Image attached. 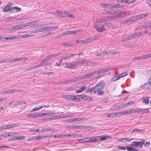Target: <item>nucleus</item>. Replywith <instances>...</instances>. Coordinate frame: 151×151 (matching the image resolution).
<instances>
[{
  "label": "nucleus",
  "instance_id": "7",
  "mask_svg": "<svg viewBox=\"0 0 151 151\" xmlns=\"http://www.w3.org/2000/svg\"><path fill=\"white\" fill-rule=\"evenodd\" d=\"M58 26H49L46 27H42V32L51 30L53 29H56L58 28Z\"/></svg>",
  "mask_w": 151,
  "mask_h": 151
},
{
  "label": "nucleus",
  "instance_id": "26",
  "mask_svg": "<svg viewBox=\"0 0 151 151\" xmlns=\"http://www.w3.org/2000/svg\"><path fill=\"white\" fill-rule=\"evenodd\" d=\"M81 98L84 99L85 100H90L92 98L91 97L87 96L85 95H81Z\"/></svg>",
  "mask_w": 151,
  "mask_h": 151
},
{
  "label": "nucleus",
  "instance_id": "44",
  "mask_svg": "<svg viewBox=\"0 0 151 151\" xmlns=\"http://www.w3.org/2000/svg\"><path fill=\"white\" fill-rule=\"evenodd\" d=\"M114 68L112 67H109L108 68H104V73L109 71L111 70L114 69Z\"/></svg>",
  "mask_w": 151,
  "mask_h": 151
},
{
  "label": "nucleus",
  "instance_id": "2",
  "mask_svg": "<svg viewBox=\"0 0 151 151\" xmlns=\"http://www.w3.org/2000/svg\"><path fill=\"white\" fill-rule=\"evenodd\" d=\"M103 19H99L97 21L96 23L93 26V27L95 28L98 32H102L104 29V25H102L100 27H99V26L101 25V23H103Z\"/></svg>",
  "mask_w": 151,
  "mask_h": 151
},
{
  "label": "nucleus",
  "instance_id": "37",
  "mask_svg": "<svg viewBox=\"0 0 151 151\" xmlns=\"http://www.w3.org/2000/svg\"><path fill=\"white\" fill-rule=\"evenodd\" d=\"M64 11L59 12V10H56V12L58 14H59L60 15L61 17H64V14H65Z\"/></svg>",
  "mask_w": 151,
  "mask_h": 151
},
{
  "label": "nucleus",
  "instance_id": "17",
  "mask_svg": "<svg viewBox=\"0 0 151 151\" xmlns=\"http://www.w3.org/2000/svg\"><path fill=\"white\" fill-rule=\"evenodd\" d=\"M138 113H141L142 114L144 113H147L149 112V111L148 109H139V111H138Z\"/></svg>",
  "mask_w": 151,
  "mask_h": 151
},
{
  "label": "nucleus",
  "instance_id": "19",
  "mask_svg": "<svg viewBox=\"0 0 151 151\" xmlns=\"http://www.w3.org/2000/svg\"><path fill=\"white\" fill-rule=\"evenodd\" d=\"M142 102L146 104H148L149 102V98L147 97H143L142 98Z\"/></svg>",
  "mask_w": 151,
  "mask_h": 151
},
{
  "label": "nucleus",
  "instance_id": "62",
  "mask_svg": "<svg viewBox=\"0 0 151 151\" xmlns=\"http://www.w3.org/2000/svg\"><path fill=\"white\" fill-rule=\"evenodd\" d=\"M81 120V119L80 118H77L73 119V120H72V122H73L76 121H79Z\"/></svg>",
  "mask_w": 151,
  "mask_h": 151
},
{
  "label": "nucleus",
  "instance_id": "47",
  "mask_svg": "<svg viewBox=\"0 0 151 151\" xmlns=\"http://www.w3.org/2000/svg\"><path fill=\"white\" fill-rule=\"evenodd\" d=\"M94 138H97V139L98 140L97 141H99V139L101 141L104 140V136H102V137H99L98 136V137H95Z\"/></svg>",
  "mask_w": 151,
  "mask_h": 151
},
{
  "label": "nucleus",
  "instance_id": "6",
  "mask_svg": "<svg viewBox=\"0 0 151 151\" xmlns=\"http://www.w3.org/2000/svg\"><path fill=\"white\" fill-rule=\"evenodd\" d=\"M24 27L23 24L16 25L14 26L12 28L9 30V31L10 32H13L15 30H19Z\"/></svg>",
  "mask_w": 151,
  "mask_h": 151
},
{
  "label": "nucleus",
  "instance_id": "13",
  "mask_svg": "<svg viewBox=\"0 0 151 151\" xmlns=\"http://www.w3.org/2000/svg\"><path fill=\"white\" fill-rule=\"evenodd\" d=\"M21 8L19 7L15 6L13 7H12V12H10V13H12L13 12H17L19 11H21Z\"/></svg>",
  "mask_w": 151,
  "mask_h": 151
},
{
  "label": "nucleus",
  "instance_id": "22",
  "mask_svg": "<svg viewBox=\"0 0 151 151\" xmlns=\"http://www.w3.org/2000/svg\"><path fill=\"white\" fill-rule=\"evenodd\" d=\"M128 19L129 23L132 22H133L137 20V19L136 16L128 18Z\"/></svg>",
  "mask_w": 151,
  "mask_h": 151
},
{
  "label": "nucleus",
  "instance_id": "56",
  "mask_svg": "<svg viewBox=\"0 0 151 151\" xmlns=\"http://www.w3.org/2000/svg\"><path fill=\"white\" fill-rule=\"evenodd\" d=\"M86 88V87L85 86H83L81 87L80 88V90L83 92V91L85 90Z\"/></svg>",
  "mask_w": 151,
  "mask_h": 151
},
{
  "label": "nucleus",
  "instance_id": "29",
  "mask_svg": "<svg viewBox=\"0 0 151 151\" xmlns=\"http://www.w3.org/2000/svg\"><path fill=\"white\" fill-rule=\"evenodd\" d=\"M46 107V106H44L42 105L41 106H40L38 107L37 106H36L31 111H35L37 110H40V109L42 108L43 107Z\"/></svg>",
  "mask_w": 151,
  "mask_h": 151
},
{
  "label": "nucleus",
  "instance_id": "16",
  "mask_svg": "<svg viewBox=\"0 0 151 151\" xmlns=\"http://www.w3.org/2000/svg\"><path fill=\"white\" fill-rule=\"evenodd\" d=\"M87 64V61L84 60H81L76 62V66H78L81 64H84L85 65Z\"/></svg>",
  "mask_w": 151,
  "mask_h": 151
},
{
  "label": "nucleus",
  "instance_id": "33",
  "mask_svg": "<svg viewBox=\"0 0 151 151\" xmlns=\"http://www.w3.org/2000/svg\"><path fill=\"white\" fill-rule=\"evenodd\" d=\"M17 38L16 36H13L10 37H5V40H14Z\"/></svg>",
  "mask_w": 151,
  "mask_h": 151
},
{
  "label": "nucleus",
  "instance_id": "31",
  "mask_svg": "<svg viewBox=\"0 0 151 151\" xmlns=\"http://www.w3.org/2000/svg\"><path fill=\"white\" fill-rule=\"evenodd\" d=\"M64 17H73L72 14H70L68 12H65V14L64 15Z\"/></svg>",
  "mask_w": 151,
  "mask_h": 151
},
{
  "label": "nucleus",
  "instance_id": "36",
  "mask_svg": "<svg viewBox=\"0 0 151 151\" xmlns=\"http://www.w3.org/2000/svg\"><path fill=\"white\" fill-rule=\"evenodd\" d=\"M128 146H126V147H123L121 146H119L118 147V149L119 150H126L127 149V147Z\"/></svg>",
  "mask_w": 151,
  "mask_h": 151
},
{
  "label": "nucleus",
  "instance_id": "14",
  "mask_svg": "<svg viewBox=\"0 0 151 151\" xmlns=\"http://www.w3.org/2000/svg\"><path fill=\"white\" fill-rule=\"evenodd\" d=\"M80 80V78H75L69 80H66V82L67 84L69 83H70L72 82H74L77 81H78Z\"/></svg>",
  "mask_w": 151,
  "mask_h": 151
},
{
  "label": "nucleus",
  "instance_id": "27",
  "mask_svg": "<svg viewBox=\"0 0 151 151\" xmlns=\"http://www.w3.org/2000/svg\"><path fill=\"white\" fill-rule=\"evenodd\" d=\"M34 24L35 23L33 22H31L26 23L25 24H23L24 27L27 26H32L34 25Z\"/></svg>",
  "mask_w": 151,
  "mask_h": 151
},
{
  "label": "nucleus",
  "instance_id": "63",
  "mask_svg": "<svg viewBox=\"0 0 151 151\" xmlns=\"http://www.w3.org/2000/svg\"><path fill=\"white\" fill-rule=\"evenodd\" d=\"M73 95H68V99L69 100H72L73 97Z\"/></svg>",
  "mask_w": 151,
  "mask_h": 151
},
{
  "label": "nucleus",
  "instance_id": "53",
  "mask_svg": "<svg viewBox=\"0 0 151 151\" xmlns=\"http://www.w3.org/2000/svg\"><path fill=\"white\" fill-rule=\"evenodd\" d=\"M88 43L89 42L87 38L85 40H82V44H85Z\"/></svg>",
  "mask_w": 151,
  "mask_h": 151
},
{
  "label": "nucleus",
  "instance_id": "45",
  "mask_svg": "<svg viewBox=\"0 0 151 151\" xmlns=\"http://www.w3.org/2000/svg\"><path fill=\"white\" fill-rule=\"evenodd\" d=\"M136 131H142L143 133H144L145 132V131L143 129H139L137 128H136L134 129L132 131V133H133L135 132Z\"/></svg>",
  "mask_w": 151,
  "mask_h": 151
},
{
  "label": "nucleus",
  "instance_id": "61",
  "mask_svg": "<svg viewBox=\"0 0 151 151\" xmlns=\"http://www.w3.org/2000/svg\"><path fill=\"white\" fill-rule=\"evenodd\" d=\"M24 138V136H17V139H23Z\"/></svg>",
  "mask_w": 151,
  "mask_h": 151
},
{
  "label": "nucleus",
  "instance_id": "30",
  "mask_svg": "<svg viewBox=\"0 0 151 151\" xmlns=\"http://www.w3.org/2000/svg\"><path fill=\"white\" fill-rule=\"evenodd\" d=\"M151 26V23H145V25L143 26H140L139 28H146L147 27H149Z\"/></svg>",
  "mask_w": 151,
  "mask_h": 151
},
{
  "label": "nucleus",
  "instance_id": "49",
  "mask_svg": "<svg viewBox=\"0 0 151 151\" xmlns=\"http://www.w3.org/2000/svg\"><path fill=\"white\" fill-rule=\"evenodd\" d=\"M78 30H74V31H69L70 34H72L73 35H75L77 33Z\"/></svg>",
  "mask_w": 151,
  "mask_h": 151
},
{
  "label": "nucleus",
  "instance_id": "24",
  "mask_svg": "<svg viewBox=\"0 0 151 151\" xmlns=\"http://www.w3.org/2000/svg\"><path fill=\"white\" fill-rule=\"evenodd\" d=\"M99 37L97 36H95L94 37H91L87 39L88 42H92L93 40H96L98 39Z\"/></svg>",
  "mask_w": 151,
  "mask_h": 151
},
{
  "label": "nucleus",
  "instance_id": "1",
  "mask_svg": "<svg viewBox=\"0 0 151 151\" xmlns=\"http://www.w3.org/2000/svg\"><path fill=\"white\" fill-rule=\"evenodd\" d=\"M104 87V83L103 82H100L98 83L95 87H92L90 86H88L86 89V92L91 93L92 91L93 93H95L98 92V95H101L104 93L103 91H100Z\"/></svg>",
  "mask_w": 151,
  "mask_h": 151
},
{
  "label": "nucleus",
  "instance_id": "64",
  "mask_svg": "<svg viewBox=\"0 0 151 151\" xmlns=\"http://www.w3.org/2000/svg\"><path fill=\"white\" fill-rule=\"evenodd\" d=\"M127 1L128 0H121L120 1V2L121 3L128 4Z\"/></svg>",
  "mask_w": 151,
  "mask_h": 151
},
{
  "label": "nucleus",
  "instance_id": "40",
  "mask_svg": "<svg viewBox=\"0 0 151 151\" xmlns=\"http://www.w3.org/2000/svg\"><path fill=\"white\" fill-rule=\"evenodd\" d=\"M22 102H20V101H13L12 102V103H14V105H17L22 104Z\"/></svg>",
  "mask_w": 151,
  "mask_h": 151
},
{
  "label": "nucleus",
  "instance_id": "8",
  "mask_svg": "<svg viewBox=\"0 0 151 151\" xmlns=\"http://www.w3.org/2000/svg\"><path fill=\"white\" fill-rule=\"evenodd\" d=\"M94 76L93 73V72H91L86 74V75H83L81 77H78L79 78H80V80L83 79L92 77Z\"/></svg>",
  "mask_w": 151,
  "mask_h": 151
},
{
  "label": "nucleus",
  "instance_id": "42",
  "mask_svg": "<svg viewBox=\"0 0 151 151\" xmlns=\"http://www.w3.org/2000/svg\"><path fill=\"white\" fill-rule=\"evenodd\" d=\"M135 36L136 37H142V36L141 32L134 33Z\"/></svg>",
  "mask_w": 151,
  "mask_h": 151
},
{
  "label": "nucleus",
  "instance_id": "3",
  "mask_svg": "<svg viewBox=\"0 0 151 151\" xmlns=\"http://www.w3.org/2000/svg\"><path fill=\"white\" fill-rule=\"evenodd\" d=\"M80 143H90L93 142L98 141L97 138H84L78 140Z\"/></svg>",
  "mask_w": 151,
  "mask_h": 151
},
{
  "label": "nucleus",
  "instance_id": "18",
  "mask_svg": "<svg viewBox=\"0 0 151 151\" xmlns=\"http://www.w3.org/2000/svg\"><path fill=\"white\" fill-rule=\"evenodd\" d=\"M148 14H141L136 16L137 20L145 18L147 16Z\"/></svg>",
  "mask_w": 151,
  "mask_h": 151
},
{
  "label": "nucleus",
  "instance_id": "9",
  "mask_svg": "<svg viewBox=\"0 0 151 151\" xmlns=\"http://www.w3.org/2000/svg\"><path fill=\"white\" fill-rule=\"evenodd\" d=\"M19 124L18 123H15L13 124L7 125H3L4 129H9L12 128H13L14 126H18Z\"/></svg>",
  "mask_w": 151,
  "mask_h": 151
},
{
  "label": "nucleus",
  "instance_id": "5",
  "mask_svg": "<svg viewBox=\"0 0 151 151\" xmlns=\"http://www.w3.org/2000/svg\"><path fill=\"white\" fill-rule=\"evenodd\" d=\"M55 55H54L53 54H52L51 55H50L47 56L41 61V63L44 66L47 65V63H45L51 59L53 56L55 57Z\"/></svg>",
  "mask_w": 151,
  "mask_h": 151
},
{
  "label": "nucleus",
  "instance_id": "38",
  "mask_svg": "<svg viewBox=\"0 0 151 151\" xmlns=\"http://www.w3.org/2000/svg\"><path fill=\"white\" fill-rule=\"evenodd\" d=\"M81 127V126H79V125L71 126H69V128L70 129H74L75 128H78V129H80Z\"/></svg>",
  "mask_w": 151,
  "mask_h": 151
},
{
  "label": "nucleus",
  "instance_id": "59",
  "mask_svg": "<svg viewBox=\"0 0 151 151\" xmlns=\"http://www.w3.org/2000/svg\"><path fill=\"white\" fill-rule=\"evenodd\" d=\"M42 64H39V65H37L33 67H32L33 69L36 68H37V67H39L42 66Z\"/></svg>",
  "mask_w": 151,
  "mask_h": 151
},
{
  "label": "nucleus",
  "instance_id": "34",
  "mask_svg": "<svg viewBox=\"0 0 151 151\" xmlns=\"http://www.w3.org/2000/svg\"><path fill=\"white\" fill-rule=\"evenodd\" d=\"M134 139L133 138H122L119 139L120 141H122V140H125L126 142H129L132 140H134Z\"/></svg>",
  "mask_w": 151,
  "mask_h": 151
},
{
  "label": "nucleus",
  "instance_id": "55",
  "mask_svg": "<svg viewBox=\"0 0 151 151\" xmlns=\"http://www.w3.org/2000/svg\"><path fill=\"white\" fill-rule=\"evenodd\" d=\"M127 74L126 73H122L120 74L119 76L120 78H122L124 76H126L127 75Z\"/></svg>",
  "mask_w": 151,
  "mask_h": 151
},
{
  "label": "nucleus",
  "instance_id": "25",
  "mask_svg": "<svg viewBox=\"0 0 151 151\" xmlns=\"http://www.w3.org/2000/svg\"><path fill=\"white\" fill-rule=\"evenodd\" d=\"M66 64L68 65H66V66L68 68H75L77 67L76 66V63H75L74 64L73 63L72 64L71 63H69L68 64Z\"/></svg>",
  "mask_w": 151,
  "mask_h": 151
},
{
  "label": "nucleus",
  "instance_id": "23",
  "mask_svg": "<svg viewBox=\"0 0 151 151\" xmlns=\"http://www.w3.org/2000/svg\"><path fill=\"white\" fill-rule=\"evenodd\" d=\"M27 116L31 118H35L40 117L39 114L36 113L34 114H29L27 115Z\"/></svg>",
  "mask_w": 151,
  "mask_h": 151
},
{
  "label": "nucleus",
  "instance_id": "21",
  "mask_svg": "<svg viewBox=\"0 0 151 151\" xmlns=\"http://www.w3.org/2000/svg\"><path fill=\"white\" fill-rule=\"evenodd\" d=\"M81 96V95L76 96L73 95V97L72 99V101H75L77 102H79L80 101V99L79 97Z\"/></svg>",
  "mask_w": 151,
  "mask_h": 151
},
{
  "label": "nucleus",
  "instance_id": "4",
  "mask_svg": "<svg viewBox=\"0 0 151 151\" xmlns=\"http://www.w3.org/2000/svg\"><path fill=\"white\" fill-rule=\"evenodd\" d=\"M145 140L142 139L141 141H134L132 142L131 143V146L142 148L143 146V145L145 143Z\"/></svg>",
  "mask_w": 151,
  "mask_h": 151
},
{
  "label": "nucleus",
  "instance_id": "28",
  "mask_svg": "<svg viewBox=\"0 0 151 151\" xmlns=\"http://www.w3.org/2000/svg\"><path fill=\"white\" fill-rule=\"evenodd\" d=\"M114 18L113 16L111 15L104 16V19H106L107 20H112Z\"/></svg>",
  "mask_w": 151,
  "mask_h": 151
},
{
  "label": "nucleus",
  "instance_id": "50",
  "mask_svg": "<svg viewBox=\"0 0 151 151\" xmlns=\"http://www.w3.org/2000/svg\"><path fill=\"white\" fill-rule=\"evenodd\" d=\"M70 33L69 31H68L62 33L63 36H65L66 35H70Z\"/></svg>",
  "mask_w": 151,
  "mask_h": 151
},
{
  "label": "nucleus",
  "instance_id": "35",
  "mask_svg": "<svg viewBox=\"0 0 151 151\" xmlns=\"http://www.w3.org/2000/svg\"><path fill=\"white\" fill-rule=\"evenodd\" d=\"M23 60V58H22V57L20 58H13L12 59V62H14L17 61H20Z\"/></svg>",
  "mask_w": 151,
  "mask_h": 151
},
{
  "label": "nucleus",
  "instance_id": "60",
  "mask_svg": "<svg viewBox=\"0 0 151 151\" xmlns=\"http://www.w3.org/2000/svg\"><path fill=\"white\" fill-rule=\"evenodd\" d=\"M150 143L149 142H146V143L144 145V147H148L150 146Z\"/></svg>",
  "mask_w": 151,
  "mask_h": 151
},
{
  "label": "nucleus",
  "instance_id": "51",
  "mask_svg": "<svg viewBox=\"0 0 151 151\" xmlns=\"http://www.w3.org/2000/svg\"><path fill=\"white\" fill-rule=\"evenodd\" d=\"M116 107V108H115L116 109H122V108H124V106H123V104L119 105L117 107Z\"/></svg>",
  "mask_w": 151,
  "mask_h": 151
},
{
  "label": "nucleus",
  "instance_id": "39",
  "mask_svg": "<svg viewBox=\"0 0 151 151\" xmlns=\"http://www.w3.org/2000/svg\"><path fill=\"white\" fill-rule=\"evenodd\" d=\"M127 150L129 151H138V150H135L134 148L129 146L127 147Z\"/></svg>",
  "mask_w": 151,
  "mask_h": 151
},
{
  "label": "nucleus",
  "instance_id": "46",
  "mask_svg": "<svg viewBox=\"0 0 151 151\" xmlns=\"http://www.w3.org/2000/svg\"><path fill=\"white\" fill-rule=\"evenodd\" d=\"M104 6H106V7L110 9H111L113 7V6L111 5L110 4H104Z\"/></svg>",
  "mask_w": 151,
  "mask_h": 151
},
{
  "label": "nucleus",
  "instance_id": "54",
  "mask_svg": "<svg viewBox=\"0 0 151 151\" xmlns=\"http://www.w3.org/2000/svg\"><path fill=\"white\" fill-rule=\"evenodd\" d=\"M115 114L114 113L108 114L107 115V117H113L114 116Z\"/></svg>",
  "mask_w": 151,
  "mask_h": 151
},
{
  "label": "nucleus",
  "instance_id": "43",
  "mask_svg": "<svg viewBox=\"0 0 151 151\" xmlns=\"http://www.w3.org/2000/svg\"><path fill=\"white\" fill-rule=\"evenodd\" d=\"M114 68L112 67H109L108 68H104V73L109 71L111 70L114 69Z\"/></svg>",
  "mask_w": 151,
  "mask_h": 151
},
{
  "label": "nucleus",
  "instance_id": "10",
  "mask_svg": "<svg viewBox=\"0 0 151 151\" xmlns=\"http://www.w3.org/2000/svg\"><path fill=\"white\" fill-rule=\"evenodd\" d=\"M136 37V36H135L134 33H133L124 38L122 40V42H126Z\"/></svg>",
  "mask_w": 151,
  "mask_h": 151
},
{
  "label": "nucleus",
  "instance_id": "11",
  "mask_svg": "<svg viewBox=\"0 0 151 151\" xmlns=\"http://www.w3.org/2000/svg\"><path fill=\"white\" fill-rule=\"evenodd\" d=\"M147 58L146 54L142 55L140 56H135L132 58V60H141Z\"/></svg>",
  "mask_w": 151,
  "mask_h": 151
},
{
  "label": "nucleus",
  "instance_id": "32",
  "mask_svg": "<svg viewBox=\"0 0 151 151\" xmlns=\"http://www.w3.org/2000/svg\"><path fill=\"white\" fill-rule=\"evenodd\" d=\"M117 52H114L111 51H106L105 52V55H113L116 54Z\"/></svg>",
  "mask_w": 151,
  "mask_h": 151
},
{
  "label": "nucleus",
  "instance_id": "15",
  "mask_svg": "<svg viewBox=\"0 0 151 151\" xmlns=\"http://www.w3.org/2000/svg\"><path fill=\"white\" fill-rule=\"evenodd\" d=\"M129 13L126 12L122 11L120 12L119 14L118 15L117 17H124L126 15H127Z\"/></svg>",
  "mask_w": 151,
  "mask_h": 151
},
{
  "label": "nucleus",
  "instance_id": "52",
  "mask_svg": "<svg viewBox=\"0 0 151 151\" xmlns=\"http://www.w3.org/2000/svg\"><path fill=\"white\" fill-rule=\"evenodd\" d=\"M63 134H57L53 136V137L55 138H59L60 137H63Z\"/></svg>",
  "mask_w": 151,
  "mask_h": 151
},
{
  "label": "nucleus",
  "instance_id": "58",
  "mask_svg": "<svg viewBox=\"0 0 151 151\" xmlns=\"http://www.w3.org/2000/svg\"><path fill=\"white\" fill-rule=\"evenodd\" d=\"M30 36H31L30 35H29V34H25L23 35H22V37L23 38L28 37H30Z\"/></svg>",
  "mask_w": 151,
  "mask_h": 151
},
{
  "label": "nucleus",
  "instance_id": "57",
  "mask_svg": "<svg viewBox=\"0 0 151 151\" xmlns=\"http://www.w3.org/2000/svg\"><path fill=\"white\" fill-rule=\"evenodd\" d=\"M71 116L70 115H65V116L64 115H62L61 116H60V117L61 118H68V117H70Z\"/></svg>",
  "mask_w": 151,
  "mask_h": 151
},
{
  "label": "nucleus",
  "instance_id": "20",
  "mask_svg": "<svg viewBox=\"0 0 151 151\" xmlns=\"http://www.w3.org/2000/svg\"><path fill=\"white\" fill-rule=\"evenodd\" d=\"M10 11V12H12V7H11L10 6L7 5L4 7L3 9V11L5 12H7Z\"/></svg>",
  "mask_w": 151,
  "mask_h": 151
},
{
  "label": "nucleus",
  "instance_id": "48",
  "mask_svg": "<svg viewBox=\"0 0 151 151\" xmlns=\"http://www.w3.org/2000/svg\"><path fill=\"white\" fill-rule=\"evenodd\" d=\"M138 111H139V109L138 110H132V111H129V114L131 113H137V114H138L139 113H138Z\"/></svg>",
  "mask_w": 151,
  "mask_h": 151
},
{
  "label": "nucleus",
  "instance_id": "41",
  "mask_svg": "<svg viewBox=\"0 0 151 151\" xmlns=\"http://www.w3.org/2000/svg\"><path fill=\"white\" fill-rule=\"evenodd\" d=\"M119 76H114L112 78L111 80L113 81H115L120 78Z\"/></svg>",
  "mask_w": 151,
  "mask_h": 151
},
{
  "label": "nucleus",
  "instance_id": "12",
  "mask_svg": "<svg viewBox=\"0 0 151 151\" xmlns=\"http://www.w3.org/2000/svg\"><path fill=\"white\" fill-rule=\"evenodd\" d=\"M45 25V24H43L40 25L38 26V27L37 28V29L36 30H35V33H36L37 32H42V27H43Z\"/></svg>",
  "mask_w": 151,
  "mask_h": 151
}]
</instances>
